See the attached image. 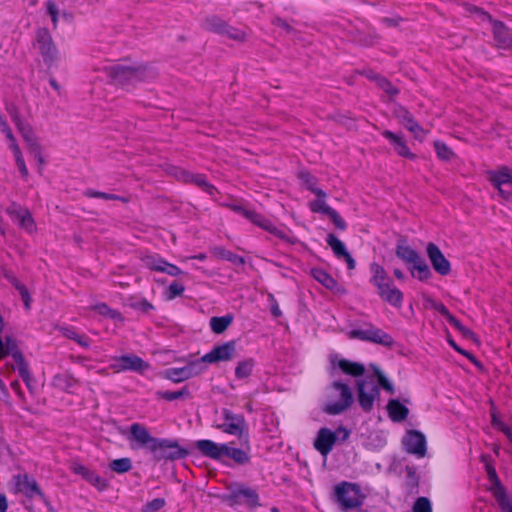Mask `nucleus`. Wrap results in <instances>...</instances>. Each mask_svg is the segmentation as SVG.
<instances>
[{
	"label": "nucleus",
	"instance_id": "1",
	"mask_svg": "<svg viewBox=\"0 0 512 512\" xmlns=\"http://www.w3.org/2000/svg\"><path fill=\"white\" fill-rule=\"evenodd\" d=\"M108 72L119 84H133L154 76L152 69L144 64H114L108 68Z\"/></svg>",
	"mask_w": 512,
	"mask_h": 512
},
{
	"label": "nucleus",
	"instance_id": "2",
	"mask_svg": "<svg viewBox=\"0 0 512 512\" xmlns=\"http://www.w3.org/2000/svg\"><path fill=\"white\" fill-rule=\"evenodd\" d=\"M353 402L350 388L343 383L333 382L327 389L324 411L331 415L344 412Z\"/></svg>",
	"mask_w": 512,
	"mask_h": 512
},
{
	"label": "nucleus",
	"instance_id": "3",
	"mask_svg": "<svg viewBox=\"0 0 512 512\" xmlns=\"http://www.w3.org/2000/svg\"><path fill=\"white\" fill-rule=\"evenodd\" d=\"M349 431L344 427H339L336 431L329 428H321L314 440V448L324 457H326L338 439L345 441L349 437Z\"/></svg>",
	"mask_w": 512,
	"mask_h": 512
},
{
	"label": "nucleus",
	"instance_id": "4",
	"mask_svg": "<svg viewBox=\"0 0 512 512\" xmlns=\"http://www.w3.org/2000/svg\"><path fill=\"white\" fill-rule=\"evenodd\" d=\"M358 402L361 408L369 412L373 408L375 399L379 397V388L372 377H367L357 382Z\"/></svg>",
	"mask_w": 512,
	"mask_h": 512
},
{
	"label": "nucleus",
	"instance_id": "5",
	"mask_svg": "<svg viewBox=\"0 0 512 512\" xmlns=\"http://www.w3.org/2000/svg\"><path fill=\"white\" fill-rule=\"evenodd\" d=\"M34 46L41 54L45 63L51 64L58 60V50L47 29L43 28L37 31Z\"/></svg>",
	"mask_w": 512,
	"mask_h": 512
},
{
	"label": "nucleus",
	"instance_id": "6",
	"mask_svg": "<svg viewBox=\"0 0 512 512\" xmlns=\"http://www.w3.org/2000/svg\"><path fill=\"white\" fill-rule=\"evenodd\" d=\"M347 335L350 339L371 341L384 346H390L393 343V339L389 334L374 326H369L365 329H352Z\"/></svg>",
	"mask_w": 512,
	"mask_h": 512
},
{
	"label": "nucleus",
	"instance_id": "7",
	"mask_svg": "<svg viewBox=\"0 0 512 512\" xmlns=\"http://www.w3.org/2000/svg\"><path fill=\"white\" fill-rule=\"evenodd\" d=\"M404 449L417 458H424L427 454V441L425 435L417 430H408L402 439Z\"/></svg>",
	"mask_w": 512,
	"mask_h": 512
},
{
	"label": "nucleus",
	"instance_id": "8",
	"mask_svg": "<svg viewBox=\"0 0 512 512\" xmlns=\"http://www.w3.org/2000/svg\"><path fill=\"white\" fill-rule=\"evenodd\" d=\"M489 180L501 197L507 199L512 195V173L508 167L489 172Z\"/></svg>",
	"mask_w": 512,
	"mask_h": 512
},
{
	"label": "nucleus",
	"instance_id": "9",
	"mask_svg": "<svg viewBox=\"0 0 512 512\" xmlns=\"http://www.w3.org/2000/svg\"><path fill=\"white\" fill-rule=\"evenodd\" d=\"M12 118L19 132L22 134L24 140L27 142L30 154L38 161L40 165L39 170L41 171V167L44 165L45 161L42 156L41 147L35 140L30 126L27 123L23 122L17 115H13Z\"/></svg>",
	"mask_w": 512,
	"mask_h": 512
},
{
	"label": "nucleus",
	"instance_id": "10",
	"mask_svg": "<svg viewBox=\"0 0 512 512\" xmlns=\"http://www.w3.org/2000/svg\"><path fill=\"white\" fill-rule=\"evenodd\" d=\"M236 344L233 341L215 346L209 353L205 354L199 360L203 365L213 364L221 361H229L236 357Z\"/></svg>",
	"mask_w": 512,
	"mask_h": 512
},
{
	"label": "nucleus",
	"instance_id": "11",
	"mask_svg": "<svg viewBox=\"0 0 512 512\" xmlns=\"http://www.w3.org/2000/svg\"><path fill=\"white\" fill-rule=\"evenodd\" d=\"M150 452L153 453L157 459H180L187 454L176 442L166 439H157Z\"/></svg>",
	"mask_w": 512,
	"mask_h": 512
},
{
	"label": "nucleus",
	"instance_id": "12",
	"mask_svg": "<svg viewBox=\"0 0 512 512\" xmlns=\"http://www.w3.org/2000/svg\"><path fill=\"white\" fill-rule=\"evenodd\" d=\"M206 369V366L197 359L181 368H169L165 371L166 378L174 381L181 382L201 374Z\"/></svg>",
	"mask_w": 512,
	"mask_h": 512
},
{
	"label": "nucleus",
	"instance_id": "13",
	"mask_svg": "<svg viewBox=\"0 0 512 512\" xmlns=\"http://www.w3.org/2000/svg\"><path fill=\"white\" fill-rule=\"evenodd\" d=\"M110 367L116 372L130 370L144 373L149 368V364L140 357L131 354L114 358Z\"/></svg>",
	"mask_w": 512,
	"mask_h": 512
},
{
	"label": "nucleus",
	"instance_id": "14",
	"mask_svg": "<svg viewBox=\"0 0 512 512\" xmlns=\"http://www.w3.org/2000/svg\"><path fill=\"white\" fill-rule=\"evenodd\" d=\"M335 494L344 508H354L361 504V494L356 485L342 483L335 488Z\"/></svg>",
	"mask_w": 512,
	"mask_h": 512
},
{
	"label": "nucleus",
	"instance_id": "15",
	"mask_svg": "<svg viewBox=\"0 0 512 512\" xmlns=\"http://www.w3.org/2000/svg\"><path fill=\"white\" fill-rule=\"evenodd\" d=\"M227 501L230 505L235 503L246 504L251 507L259 505L258 495L255 490L243 485L233 487L227 496Z\"/></svg>",
	"mask_w": 512,
	"mask_h": 512
},
{
	"label": "nucleus",
	"instance_id": "16",
	"mask_svg": "<svg viewBox=\"0 0 512 512\" xmlns=\"http://www.w3.org/2000/svg\"><path fill=\"white\" fill-rule=\"evenodd\" d=\"M0 130L4 133V135L10 142L9 148L11 149V151L14 155L15 163L17 165V168H18L21 176L23 178H27L28 177V169L25 164L22 152L15 141V138L12 134L11 129L8 127L7 123L1 116H0Z\"/></svg>",
	"mask_w": 512,
	"mask_h": 512
},
{
	"label": "nucleus",
	"instance_id": "17",
	"mask_svg": "<svg viewBox=\"0 0 512 512\" xmlns=\"http://www.w3.org/2000/svg\"><path fill=\"white\" fill-rule=\"evenodd\" d=\"M233 209L242 214L245 218L249 219L252 223L260 226L261 228L269 231L281 239L288 240V237L282 230L273 226L268 220L264 219L254 211L248 210L240 205H234Z\"/></svg>",
	"mask_w": 512,
	"mask_h": 512
},
{
	"label": "nucleus",
	"instance_id": "18",
	"mask_svg": "<svg viewBox=\"0 0 512 512\" xmlns=\"http://www.w3.org/2000/svg\"><path fill=\"white\" fill-rule=\"evenodd\" d=\"M127 439L130 442H135L139 447L152 450L158 438L152 437L146 427L139 423H133L129 429Z\"/></svg>",
	"mask_w": 512,
	"mask_h": 512
},
{
	"label": "nucleus",
	"instance_id": "19",
	"mask_svg": "<svg viewBox=\"0 0 512 512\" xmlns=\"http://www.w3.org/2000/svg\"><path fill=\"white\" fill-rule=\"evenodd\" d=\"M426 250L434 270L440 275H448L451 271V266L440 249L435 244L429 243Z\"/></svg>",
	"mask_w": 512,
	"mask_h": 512
},
{
	"label": "nucleus",
	"instance_id": "20",
	"mask_svg": "<svg viewBox=\"0 0 512 512\" xmlns=\"http://www.w3.org/2000/svg\"><path fill=\"white\" fill-rule=\"evenodd\" d=\"M8 214L15 223H17L21 228L26 230L28 233H32L35 231V223L28 210L22 208L21 206L13 204L8 208Z\"/></svg>",
	"mask_w": 512,
	"mask_h": 512
},
{
	"label": "nucleus",
	"instance_id": "21",
	"mask_svg": "<svg viewBox=\"0 0 512 512\" xmlns=\"http://www.w3.org/2000/svg\"><path fill=\"white\" fill-rule=\"evenodd\" d=\"M376 289L382 300L394 307H401L404 296L403 293L393 285L392 280L380 285Z\"/></svg>",
	"mask_w": 512,
	"mask_h": 512
},
{
	"label": "nucleus",
	"instance_id": "22",
	"mask_svg": "<svg viewBox=\"0 0 512 512\" xmlns=\"http://www.w3.org/2000/svg\"><path fill=\"white\" fill-rule=\"evenodd\" d=\"M195 447L206 457L219 460L224 457L226 444H217L211 440H198Z\"/></svg>",
	"mask_w": 512,
	"mask_h": 512
},
{
	"label": "nucleus",
	"instance_id": "23",
	"mask_svg": "<svg viewBox=\"0 0 512 512\" xmlns=\"http://www.w3.org/2000/svg\"><path fill=\"white\" fill-rule=\"evenodd\" d=\"M327 243L333 250L335 256L339 259H343L346 263L349 269L355 268V260L352 258V256L349 254V252L346 249L345 244L339 240L336 236L333 234H329L327 237Z\"/></svg>",
	"mask_w": 512,
	"mask_h": 512
},
{
	"label": "nucleus",
	"instance_id": "24",
	"mask_svg": "<svg viewBox=\"0 0 512 512\" xmlns=\"http://www.w3.org/2000/svg\"><path fill=\"white\" fill-rule=\"evenodd\" d=\"M383 136L393 145L395 152L405 158L414 159L415 155L410 151L401 134L393 133L389 130L382 132Z\"/></svg>",
	"mask_w": 512,
	"mask_h": 512
},
{
	"label": "nucleus",
	"instance_id": "25",
	"mask_svg": "<svg viewBox=\"0 0 512 512\" xmlns=\"http://www.w3.org/2000/svg\"><path fill=\"white\" fill-rule=\"evenodd\" d=\"M244 420L241 416L225 414V420L220 428L231 435H240L243 430Z\"/></svg>",
	"mask_w": 512,
	"mask_h": 512
},
{
	"label": "nucleus",
	"instance_id": "26",
	"mask_svg": "<svg viewBox=\"0 0 512 512\" xmlns=\"http://www.w3.org/2000/svg\"><path fill=\"white\" fill-rule=\"evenodd\" d=\"M387 412L393 422L405 420L409 414V409L396 399H391L387 403Z\"/></svg>",
	"mask_w": 512,
	"mask_h": 512
},
{
	"label": "nucleus",
	"instance_id": "27",
	"mask_svg": "<svg viewBox=\"0 0 512 512\" xmlns=\"http://www.w3.org/2000/svg\"><path fill=\"white\" fill-rule=\"evenodd\" d=\"M493 34L500 47L512 48V32H510L502 23L493 22Z\"/></svg>",
	"mask_w": 512,
	"mask_h": 512
},
{
	"label": "nucleus",
	"instance_id": "28",
	"mask_svg": "<svg viewBox=\"0 0 512 512\" xmlns=\"http://www.w3.org/2000/svg\"><path fill=\"white\" fill-rule=\"evenodd\" d=\"M16 484L17 489L29 497L42 495L37 483L26 475L18 476Z\"/></svg>",
	"mask_w": 512,
	"mask_h": 512
},
{
	"label": "nucleus",
	"instance_id": "29",
	"mask_svg": "<svg viewBox=\"0 0 512 512\" xmlns=\"http://www.w3.org/2000/svg\"><path fill=\"white\" fill-rule=\"evenodd\" d=\"M396 255L411 266L421 259L419 254L405 242L398 243L396 247Z\"/></svg>",
	"mask_w": 512,
	"mask_h": 512
},
{
	"label": "nucleus",
	"instance_id": "30",
	"mask_svg": "<svg viewBox=\"0 0 512 512\" xmlns=\"http://www.w3.org/2000/svg\"><path fill=\"white\" fill-rule=\"evenodd\" d=\"M311 276L325 288L331 291L339 290L338 284L335 279L321 268L311 269Z\"/></svg>",
	"mask_w": 512,
	"mask_h": 512
},
{
	"label": "nucleus",
	"instance_id": "31",
	"mask_svg": "<svg viewBox=\"0 0 512 512\" xmlns=\"http://www.w3.org/2000/svg\"><path fill=\"white\" fill-rule=\"evenodd\" d=\"M370 272V282L375 288L382 284L388 283V281L391 280L385 269L378 263H372L370 265Z\"/></svg>",
	"mask_w": 512,
	"mask_h": 512
},
{
	"label": "nucleus",
	"instance_id": "32",
	"mask_svg": "<svg viewBox=\"0 0 512 512\" xmlns=\"http://www.w3.org/2000/svg\"><path fill=\"white\" fill-rule=\"evenodd\" d=\"M180 179L185 182H194L200 187H203L205 191H207L210 195H213L215 188L208 184L205 177L202 175H193L189 172L180 171L179 175H177Z\"/></svg>",
	"mask_w": 512,
	"mask_h": 512
},
{
	"label": "nucleus",
	"instance_id": "33",
	"mask_svg": "<svg viewBox=\"0 0 512 512\" xmlns=\"http://www.w3.org/2000/svg\"><path fill=\"white\" fill-rule=\"evenodd\" d=\"M255 361L252 358H247L239 361L235 368V376L239 380L249 378L254 370Z\"/></svg>",
	"mask_w": 512,
	"mask_h": 512
},
{
	"label": "nucleus",
	"instance_id": "34",
	"mask_svg": "<svg viewBox=\"0 0 512 512\" xmlns=\"http://www.w3.org/2000/svg\"><path fill=\"white\" fill-rule=\"evenodd\" d=\"M410 272L413 277L420 281H427L432 276L429 266L422 258L410 267Z\"/></svg>",
	"mask_w": 512,
	"mask_h": 512
},
{
	"label": "nucleus",
	"instance_id": "35",
	"mask_svg": "<svg viewBox=\"0 0 512 512\" xmlns=\"http://www.w3.org/2000/svg\"><path fill=\"white\" fill-rule=\"evenodd\" d=\"M53 386L68 391L73 392V389L77 385V381L73 379L70 375L67 374H58L54 376L52 380Z\"/></svg>",
	"mask_w": 512,
	"mask_h": 512
},
{
	"label": "nucleus",
	"instance_id": "36",
	"mask_svg": "<svg viewBox=\"0 0 512 512\" xmlns=\"http://www.w3.org/2000/svg\"><path fill=\"white\" fill-rule=\"evenodd\" d=\"M337 366L348 375L352 376H360L364 373V367L363 365L357 363V362H351L346 359H340L337 362Z\"/></svg>",
	"mask_w": 512,
	"mask_h": 512
},
{
	"label": "nucleus",
	"instance_id": "37",
	"mask_svg": "<svg viewBox=\"0 0 512 512\" xmlns=\"http://www.w3.org/2000/svg\"><path fill=\"white\" fill-rule=\"evenodd\" d=\"M493 496L496 498L503 512H512V496L509 497L506 495L503 486H498Z\"/></svg>",
	"mask_w": 512,
	"mask_h": 512
},
{
	"label": "nucleus",
	"instance_id": "38",
	"mask_svg": "<svg viewBox=\"0 0 512 512\" xmlns=\"http://www.w3.org/2000/svg\"><path fill=\"white\" fill-rule=\"evenodd\" d=\"M232 320L233 317L231 315L212 317L210 319V327L213 332L220 334L227 329V327L232 323Z\"/></svg>",
	"mask_w": 512,
	"mask_h": 512
},
{
	"label": "nucleus",
	"instance_id": "39",
	"mask_svg": "<svg viewBox=\"0 0 512 512\" xmlns=\"http://www.w3.org/2000/svg\"><path fill=\"white\" fill-rule=\"evenodd\" d=\"M300 179L303 185H305L306 188L313 192L317 197H326L325 192L316 187V179L312 175L307 172H301Z\"/></svg>",
	"mask_w": 512,
	"mask_h": 512
},
{
	"label": "nucleus",
	"instance_id": "40",
	"mask_svg": "<svg viewBox=\"0 0 512 512\" xmlns=\"http://www.w3.org/2000/svg\"><path fill=\"white\" fill-rule=\"evenodd\" d=\"M203 25L205 29L219 33L221 35L224 33V30L227 27V24L224 21L215 16L206 18Z\"/></svg>",
	"mask_w": 512,
	"mask_h": 512
},
{
	"label": "nucleus",
	"instance_id": "41",
	"mask_svg": "<svg viewBox=\"0 0 512 512\" xmlns=\"http://www.w3.org/2000/svg\"><path fill=\"white\" fill-rule=\"evenodd\" d=\"M224 457H230L236 463H239V464H245L249 460L248 454L245 451L238 449V448L230 447L227 444H226Z\"/></svg>",
	"mask_w": 512,
	"mask_h": 512
},
{
	"label": "nucleus",
	"instance_id": "42",
	"mask_svg": "<svg viewBox=\"0 0 512 512\" xmlns=\"http://www.w3.org/2000/svg\"><path fill=\"white\" fill-rule=\"evenodd\" d=\"M144 265L150 269L157 272H161L162 267L164 266L166 260L158 255H146L142 258Z\"/></svg>",
	"mask_w": 512,
	"mask_h": 512
},
{
	"label": "nucleus",
	"instance_id": "43",
	"mask_svg": "<svg viewBox=\"0 0 512 512\" xmlns=\"http://www.w3.org/2000/svg\"><path fill=\"white\" fill-rule=\"evenodd\" d=\"M91 309L104 317H108L115 320H121L120 313L110 309L105 303L95 304L94 306L91 307Z\"/></svg>",
	"mask_w": 512,
	"mask_h": 512
},
{
	"label": "nucleus",
	"instance_id": "44",
	"mask_svg": "<svg viewBox=\"0 0 512 512\" xmlns=\"http://www.w3.org/2000/svg\"><path fill=\"white\" fill-rule=\"evenodd\" d=\"M434 148H435L437 156L441 160L449 161L454 156L453 151L444 142L435 141L434 142Z\"/></svg>",
	"mask_w": 512,
	"mask_h": 512
},
{
	"label": "nucleus",
	"instance_id": "45",
	"mask_svg": "<svg viewBox=\"0 0 512 512\" xmlns=\"http://www.w3.org/2000/svg\"><path fill=\"white\" fill-rule=\"evenodd\" d=\"M185 287L178 281H173L164 292L167 300H173L176 297L181 296L184 293Z\"/></svg>",
	"mask_w": 512,
	"mask_h": 512
},
{
	"label": "nucleus",
	"instance_id": "46",
	"mask_svg": "<svg viewBox=\"0 0 512 512\" xmlns=\"http://www.w3.org/2000/svg\"><path fill=\"white\" fill-rule=\"evenodd\" d=\"M132 467L131 460L129 458L115 459L110 463V468L117 473H125Z\"/></svg>",
	"mask_w": 512,
	"mask_h": 512
},
{
	"label": "nucleus",
	"instance_id": "47",
	"mask_svg": "<svg viewBox=\"0 0 512 512\" xmlns=\"http://www.w3.org/2000/svg\"><path fill=\"white\" fill-rule=\"evenodd\" d=\"M374 375L377 378L378 384L387 392L390 394H394V387L392 383L386 378V376L382 373V371L377 368L373 367Z\"/></svg>",
	"mask_w": 512,
	"mask_h": 512
},
{
	"label": "nucleus",
	"instance_id": "48",
	"mask_svg": "<svg viewBox=\"0 0 512 512\" xmlns=\"http://www.w3.org/2000/svg\"><path fill=\"white\" fill-rule=\"evenodd\" d=\"M324 199L325 198L318 197V199L310 203V208L313 212L323 213L328 216L332 208L326 204Z\"/></svg>",
	"mask_w": 512,
	"mask_h": 512
},
{
	"label": "nucleus",
	"instance_id": "49",
	"mask_svg": "<svg viewBox=\"0 0 512 512\" xmlns=\"http://www.w3.org/2000/svg\"><path fill=\"white\" fill-rule=\"evenodd\" d=\"M395 115L399 122L405 127L408 128L410 123H413L415 120L412 115L404 108L400 107L395 111Z\"/></svg>",
	"mask_w": 512,
	"mask_h": 512
},
{
	"label": "nucleus",
	"instance_id": "50",
	"mask_svg": "<svg viewBox=\"0 0 512 512\" xmlns=\"http://www.w3.org/2000/svg\"><path fill=\"white\" fill-rule=\"evenodd\" d=\"M85 480L90 482L92 485H94L99 490H104L107 487L106 481L101 478L99 475L95 474L92 471H88L87 476L85 477Z\"/></svg>",
	"mask_w": 512,
	"mask_h": 512
},
{
	"label": "nucleus",
	"instance_id": "51",
	"mask_svg": "<svg viewBox=\"0 0 512 512\" xmlns=\"http://www.w3.org/2000/svg\"><path fill=\"white\" fill-rule=\"evenodd\" d=\"M413 512H432L430 501L425 497L418 498L414 503Z\"/></svg>",
	"mask_w": 512,
	"mask_h": 512
},
{
	"label": "nucleus",
	"instance_id": "52",
	"mask_svg": "<svg viewBox=\"0 0 512 512\" xmlns=\"http://www.w3.org/2000/svg\"><path fill=\"white\" fill-rule=\"evenodd\" d=\"M492 424L495 428L502 431L512 443V431L494 413L492 414Z\"/></svg>",
	"mask_w": 512,
	"mask_h": 512
},
{
	"label": "nucleus",
	"instance_id": "53",
	"mask_svg": "<svg viewBox=\"0 0 512 512\" xmlns=\"http://www.w3.org/2000/svg\"><path fill=\"white\" fill-rule=\"evenodd\" d=\"M222 35H225L228 38H231V39H234L237 41H243L246 38V33L244 31H241V30L233 28V27H229L228 25Z\"/></svg>",
	"mask_w": 512,
	"mask_h": 512
},
{
	"label": "nucleus",
	"instance_id": "54",
	"mask_svg": "<svg viewBox=\"0 0 512 512\" xmlns=\"http://www.w3.org/2000/svg\"><path fill=\"white\" fill-rule=\"evenodd\" d=\"M413 134L415 139L422 141L426 136V131L416 122L410 123V126L406 128Z\"/></svg>",
	"mask_w": 512,
	"mask_h": 512
},
{
	"label": "nucleus",
	"instance_id": "55",
	"mask_svg": "<svg viewBox=\"0 0 512 512\" xmlns=\"http://www.w3.org/2000/svg\"><path fill=\"white\" fill-rule=\"evenodd\" d=\"M46 8H47L48 14L51 16V20H52L54 26L56 27L57 22H58V15H59V9H58L56 3L52 0H49L46 2Z\"/></svg>",
	"mask_w": 512,
	"mask_h": 512
},
{
	"label": "nucleus",
	"instance_id": "56",
	"mask_svg": "<svg viewBox=\"0 0 512 512\" xmlns=\"http://www.w3.org/2000/svg\"><path fill=\"white\" fill-rule=\"evenodd\" d=\"M487 474H488V477L491 481V486H490V490L492 492L493 495H495V492H496V488L498 486H502L498 477H497V474H496V471L494 468L488 466L487 467Z\"/></svg>",
	"mask_w": 512,
	"mask_h": 512
},
{
	"label": "nucleus",
	"instance_id": "57",
	"mask_svg": "<svg viewBox=\"0 0 512 512\" xmlns=\"http://www.w3.org/2000/svg\"><path fill=\"white\" fill-rule=\"evenodd\" d=\"M161 273L168 274L172 277H177V276L183 274L182 270L179 267H177L176 265L169 263L167 261L165 262L164 266L162 267Z\"/></svg>",
	"mask_w": 512,
	"mask_h": 512
},
{
	"label": "nucleus",
	"instance_id": "58",
	"mask_svg": "<svg viewBox=\"0 0 512 512\" xmlns=\"http://www.w3.org/2000/svg\"><path fill=\"white\" fill-rule=\"evenodd\" d=\"M377 84L380 88H382L386 93H388L389 95L393 96L397 93V90L396 88H394L392 86L391 83H389L386 79L384 78H377Z\"/></svg>",
	"mask_w": 512,
	"mask_h": 512
},
{
	"label": "nucleus",
	"instance_id": "59",
	"mask_svg": "<svg viewBox=\"0 0 512 512\" xmlns=\"http://www.w3.org/2000/svg\"><path fill=\"white\" fill-rule=\"evenodd\" d=\"M328 217L333 221V223L335 224V226L341 230H344L346 228V223L345 221L340 217V215L334 210L332 209V211H330Z\"/></svg>",
	"mask_w": 512,
	"mask_h": 512
},
{
	"label": "nucleus",
	"instance_id": "60",
	"mask_svg": "<svg viewBox=\"0 0 512 512\" xmlns=\"http://www.w3.org/2000/svg\"><path fill=\"white\" fill-rule=\"evenodd\" d=\"M165 504V501L164 499H161V498H157V499H154L153 501H151L150 503L147 504V510L148 511H157L159 509H161Z\"/></svg>",
	"mask_w": 512,
	"mask_h": 512
},
{
	"label": "nucleus",
	"instance_id": "61",
	"mask_svg": "<svg viewBox=\"0 0 512 512\" xmlns=\"http://www.w3.org/2000/svg\"><path fill=\"white\" fill-rule=\"evenodd\" d=\"M133 307L140 309L144 312H148L153 309V305L145 299L139 300L138 302L133 304Z\"/></svg>",
	"mask_w": 512,
	"mask_h": 512
},
{
	"label": "nucleus",
	"instance_id": "62",
	"mask_svg": "<svg viewBox=\"0 0 512 512\" xmlns=\"http://www.w3.org/2000/svg\"><path fill=\"white\" fill-rule=\"evenodd\" d=\"M72 471L80 476H82L84 479L87 476V473L89 471L88 468L84 467L81 464H73L72 465Z\"/></svg>",
	"mask_w": 512,
	"mask_h": 512
},
{
	"label": "nucleus",
	"instance_id": "63",
	"mask_svg": "<svg viewBox=\"0 0 512 512\" xmlns=\"http://www.w3.org/2000/svg\"><path fill=\"white\" fill-rule=\"evenodd\" d=\"M86 195L88 197H99V198H102V199H105V200H110V199H114L115 198L114 195L106 194V193H103V192H95V191H87Z\"/></svg>",
	"mask_w": 512,
	"mask_h": 512
},
{
	"label": "nucleus",
	"instance_id": "64",
	"mask_svg": "<svg viewBox=\"0 0 512 512\" xmlns=\"http://www.w3.org/2000/svg\"><path fill=\"white\" fill-rule=\"evenodd\" d=\"M433 305L434 309L438 311L441 315H443L447 320L449 319V316H452L442 303L439 302L438 304Z\"/></svg>",
	"mask_w": 512,
	"mask_h": 512
}]
</instances>
